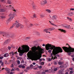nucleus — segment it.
Masks as SVG:
<instances>
[{
	"label": "nucleus",
	"mask_w": 74,
	"mask_h": 74,
	"mask_svg": "<svg viewBox=\"0 0 74 74\" xmlns=\"http://www.w3.org/2000/svg\"><path fill=\"white\" fill-rule=\"evenodd\" d=\"M45 48L47 50H49V49H53L52 53L51 54V58L49 59V62L51 61L52 59H53V60L55 59V57H53V55H55L59 53L63 52V49L61 47H56L55 45L49 44V43H48L47 45H46Z\"/></svg>",
	"instance_id": "1"
},
{
	"label": "nucleus",
	"mask_w": 74,
	"mask_h": 74,
	"mask_svg": "<svg viewBox=\"0 0 74 74\" xmlns=\"http://www.w3.org/2000/svg\"><path fill=\"white\" fill-rule=\"evenodd\" d=\"M32 53L33 55L34 56H38V57L36 59V60H37L39 59H40V58L42 57V54L40 53L39 52L41 51V48L39 46H38L37 47L35 46L32 48Z\"/></svg>",
	"instance_id": "2"
},
{
	"label": "nucleus",
	"mask_w": 74,
	"mask_h": 74,
	"mask_svg": "<svg viewBox=\"0 0 74 74\" xmlns=\"http://www.w3.org/2000/svg\"><path fill=\"white\" fill-rule=\"evenodd\" d=\"M66 45H68V46H69V48L67 47H62V48L65 52L68 53V55L70 56L71 54V52L74 53V48L70 47V45L68 44H66Z\"/></svg>",
	"instance_id": "3"
},
{
	"label": "nucleus",
	"mask_w": 74,
	"mask_h": 74,
	"mask_svg": "<svg viewBox=\"0 0 74 74\" xmlns=\"http://www.w3.org/2000/svg\"><path fill=\"white\" fill-rule=\"evenodd\" d=\"M23 49H21V47H19V48L18 49V52L20 53H19V55L20 56H22L23 54V53H25L26 52V47H27L28 49L29 50V47L27 45H23L21 46Z\"/></svg>",
	"instance_id": "4"
},
{
	"label": "nucleus",
	"mask_w": 74,
	"mask_h": 74,
	"mask_svg": "<svg viewBox=\"0 0 74 74\" xmlns=\"http://www.w3.org/2000/svg\"><path fill=\"white\" fill-rule=\"evenodd\" d=\"M55 29V28L54 27L50 28L48 29H45L44 31V32H46L47 33H48V31H52V30H53Z\"/></svg>",
	"instance_id": "5"
},
{
	"label": "nucleus",
	"mask_w": 74,
	"mask_h": 74,
	"mask_svg": "<svg viewBox=\"0 0 74 74\" xmlns=\"http://www.w3.org/2000/svg\"><path fill=\"white\" fill-rule=\"evenodd\" d=\"M17 21H16V23L14 24V26H15L16 25V27H18L20 26H21V24H19L18 22H16Z\"/></svg>",
	"instance_id": "6"
},
{
	"label": "nucleus",
	"mask_w": 74,
	"mask_h": 74,
	"mask_svg": "<svg viewBox=\"0 0 74 74\" xmlns=\"http://www.w3.org/2000/svg\"><path fill=\"white\" fill-rule=\"evenodd\" d=\"M41 5H43L45 4H46V3H47V1L45 0L43 2H41Z\"/></svg>",
	"instance_id": "7"
},
{
	"label": "nucleus",
	"mask_w": 74,
	"mask_h": 74,
	"mask_svg": "<svg viewBox=\"0 0 74 74\" xmlns=\"http://www.w3.org/2000/svg\"><path fill=\"white\" fill-rule=\"evenodd\" d=\"M15 17L14 16H12L10 17L8 19V21H11Z\"/></svg>",
	"instance_id": "8"
},
{
	"label": "nucleus",
	"mask_w": 74,
	"mask_h": 74,
	"mask_svg": "<svg viewBox=\"0 0 74 74\" xmlns=\"http://www.w3.org/2000/svg\"><path fill=\"white\" fill-rule=\"evenodd\" d=\"M10 42V39H8V40H6L5 42H4V44H8L9 42Z\"/></svg>",
	"instance_id": "9"
},
{
	"label": "nucleus",
	"mask_w": 74,
	"mask_h": 74,
	"mask_svg": "<svg viewBox=\"0 0 74 74\" xmlns=\"http://www.w3.org/2000/svg\"><path fill=\"white\" fill-rule=\"evenodd\" d=\"M5 70H6V71H8V73H10V69L7 68H5Z\"/></svg>",
	"instance_id": "10"
},
{
	"label": "nucleus",
	"mask_w": 74,
	"mask_h": 74,
	"mask_svg": "<svg viewBox=\"0 0 74 74\" xmlns=\"http://www.w3.org/2000/svg\"><path fill=\"white\" fill-rule=\"evenodd\" d=\"M58 30L61 31V32H64V33H66V30L63 29H58Z\"/></svg>",
	"instance_id": "11"
},
{
	"label": "nucleus",
	"mask_w": 74,
	"mask_h": 74,
	"mask_svg": "<svg viewBox=\"0 0 74 74\" xmlns=\"http://www.w3.org/2000/svg\"><path fill=\"white\" fill-rule=\"evenodd\" d=\"M3 36L8 37V36H9V35H7V34H5V33L3 34Z\"/></svg>",
	"instance_id": "12"
},
{
	"label": "nucleus",
	"mask_w": 74,
	"mask_h": 74,
	"mask_svg": "<svg viewBox=\"0 0 74 74\" xmlns=\"http://www.w3.org/2000/svg\"><path fill=\"white\" fill-rule=\"evenodd\" d=\"M5 11V10L3 9H0V12H4Z\"/></svg>",
	"instance_id": "13"
},
{
	"label": "nucleus",
	"mask_w": 74,
	"mask_h": 74,
	"mask_svg": "<svg viewBox=\"0 0 74 74\" xmlns=\"http://www.w3.org/2000/svg\"><path fill=\"white\" fill-rule=\"evenodd\" d=\"M57 54H58V53ZM57 54H56L55 55H53V56L55 57V59H57V57H59V55H57Z\"/></svg>",
	"instance_id": "14"
},
{
	"label": "nucleus",
	"mask_w": 74,
	"mask_h": 74,
	"mask_svg": "<svg viewBox=\"0 0 74 74\" xmlns=\"http://www.w3.org/2000/svg\"><path fill=\"white\" fill-rule=\"evenodd\" d=\"M69 16H71L73 15V13H70L68 14Z\"/></svg>",
	"instance_id": "15"
},
{
	"label": "nucleus",
	"mask_w": 74,
	"mask_h": 74,
	"mask_svg": "<svg viewBox=\"0 0 74 74\" xmlns=\"http://www.w3.org/2000/svg\"><path fill=\"white\" fill-rule=\"evenodd\" d=\"M58 17L56 16H53V19H56Z\"/></svg>",
	"instance_id": "16"
},
{
	"label": "nucleus",
	"mask_w": 74,
	"mask_h": 74,
	"mask_svg": "<svg viewBox=\"0 0 74 74\" xmlns=\"http://www.w3.org/2000/svg\"><path fill=\"white\" fill-rule=\"evenodd\" d=\"M49 22H50L51 25H53V26H58V25H55L54 24L52 23V22H51L50 21H49Z\"/></svg>",
	"instance_id": "17"
},
{
	"label": "nucleus",
	"mask_w": 74,
	"mask_h": 74,
	"mask_svg": "<svg viewBox=\"0 0 74 74\" xmlns=\"http://www.w3.org/2000/svg\"><path fill=\"white\" fill-rule=\"evenodd\" d=\"M65 27H66V28H67V29H69L70 28V25H69L68 26H64Z\"/></svg>",
	"instance_id": "18"
},
{
	"label": "nucleus",
	"mask_w": 74,
	"mask_h": 74,
	"mask_svg": "<svg viewBox=\"0 0 74 74\" xmlns=\"http://www.w3.org/2000/svg\"><path fill=\"white\" fill-rule=\"evenodd\" d=\"M46 11H47V12H49V13H51V10H46Z\"/></svg>",
	"instance_id": "19"
},
{
	"label": "nucleus",
	"mask_w": 74,
	"mask_h": 74,
	"mask_svg": "<svg viewBox=\"0 0 74 74\" xmlns=\"http://www.w3.org/2000/svg\"><path fill=\"white\" fill-rule=\"evenodd\" d=\"M8 4H11V2L10 1V0H8Z\"/></svg>",
	"instance_id": "20"
},
{
	"label": "nucleus",
	"mask_w": 74,
	"mask_h": 74,
	"mask_svg": "<svg viewBox=\"0 0 74 74\" xmlns=\"http://www.w3.org/2000/svg\"><path fill=\"white\" fill-rule=\"evenodd\" d=\"M67 19H68V20H69V21H72V20L71 19V18H70L69 17H67Z\"/></svg>",
	"instance_id": "21"
},
{
	"label": "nucleus",
	"mask_w": 74,
	"mask_h": 74,
	"mask_svg": "<svg viewBox=\"0 0 74 74\" xmlns=\"http://www.w3.org/2000/svg\"><path fill=\"white\" fill-rule=\"evenodd\" d=\"M58 73L59 74H62V71H61V70H60L59 71H58Z\"/></svg>",
	"instance_id": "22"
},
{
	"label": "nucleus",
	"mask_w": 74,
	"mask_h": 74,
	"mask_svg": "<svg viewBox=\"0 0 74 74\" xmlns=\"http://www.w3.org/2000/svg\"><path fill=\"white\" fill-rule=\"evenodd\" d=\"M20 27L21 28H24V27L23 25L20 24Z\"/></svg>",
	"instance_id": "23"
},
{
	"label": "nucleus",
	"mask_w": 74,
	"mask_h": 74,
	"mask_svg": "<svg viewBox=\"0 0 74 74\" xmlns=\"http://www.w3.org/2000/svg\"><path fill=\"white\" fill-rule=\"evenodd\" d=\"M30 67L31 68H33L34 66L31 64L30 65Z\"/></svg>",
	"instance_id": "24"
},
{
	"label": "nucleus",
	"mask_w": 74,
	"mask_h": 74,
	"mask_svg": "<svg viewBox=\"0 0 74 74\" xmlns=\"http://www.w3.org/2000/svg\"><path fill=\"white\" fill-rule=\"evenodd\" d=\"M0 64H1V66H3V64H4V62H2V61H1V62L0 63Z\"/></svg>",
	"instance_id": "25"
},
{
	"label": "nucleus",
	"mask_w": 74,
	"mask_h": 74,
	"mask_svg": "<svg viewBox=\"0 0 74 74\" xmlns=\"http://www.w3.org/2000/svg\"><path fill=\"white\" fill-rule=\"evenodd\" d=\"M10 54H12V55H14V53L13 52H12L11 53H10Z\"/></svg>",
	"instance_id": "26"
},
{
	"label": "nucleus",
	"mask_w": 74,
	"mask_h": 74,
	"mask_svg": "<svg viewBox=\"0 0 74 74\" xmlns=\"http://www.w3.org/2000/svg\"><path fill=\"white\" fill-rule=\"evenodd\" d=\"M58 64L59 65H61V64H62V62H59L58 63Z\"/></svg>",
	"instance_id": "27"
},
{
	"label": "nucleus",
	"mask_w": 74,
	"mask_h": 74,
	"mask_svg": "<svg viewBox=\"0 0 74 74\" xmlns=\"http://www.w3.org/2000/svg\"><path fill=\"white\" fill-rule=\"evenodd\" d=\"M51 49V50H49L48 51V52H49V53H51V50H52L53 49Z\"/></svg>",
	"instance_id": "28"
},
{
	"label": "nucleus",
	"mask_w": 74,
	"mask_h": 74,
	"mask_svg": "<svg viewBox=\"0 0 74 74\" xmlns=\"http://www.w3.org/2000/svg\"><path fill=\"white\" fill-rule=\"evenodd\" d=\"M36 74H41V73H40V72L38 71Z\"/></svg>",
	"instance_id": "29"
},
{
	"label": "nucleus",
	"mask_w": 74,
	"mask_h": 74,
	"mask_svg": "<svg viewBox=\"0 0 74 74\" xmlns=\"http://www.w3.org/2000/svg\"><path fill=\"white\" fill-rule=\"evenodd\" d=\"M30 39V37H27L26 38V40H29V39Z\"/></svg>",
	"instance_id": "30"
},
{
	"label": "nucleus",
	"mask_w": 74,
	"mask_h": 74,
	"mask_svg": "<svg viewBox=\"0 0 74 74\" xmlns=\"http://www.w3.org/2000/svg\"><path fill=\"white\" fill-rule=\"evenodd\" d=\"M58 70V69L57 68H55L54 69V71H56Z\"/></svg>",
	"instance_id": "31"
},
{
	"label": "nucleus",
	"mask_w": 74,
	"mask_h": 74,
	"mask_svg": "<svg viewBox=\"0 0 74 74\" xmlns=\"http://www.w3.org/2000/svg\"><path fill=\"white\" fill-rule=\"evenodd\" d=\"M4 62L5 64H7V63H8V62H7V60H5Z\"/></svg>",
	"instance_id": "32"
},
{
	"label": "nucleus",
	"mask_w": 74,
	"mask_h": 74,
	"mask_svg": "<svg viewBox=\"0 0 74 74\" xmlns=\"http://www.w3.org/2000/svg\"><path fill=\"white\" fill-rule=\"evenodd\" d=\"M4 57H5V58H7V54L6 53L4 55Z\"/></svg>",
	"instance_id": "33"
},
{
	"label": "nucleus",
	"mask_w": 74,
	"mask_h": 74,
	"mask_svg": "<svg viewBox=\"0 0 74 74\" xmlns=\"http://www.w3.org/2000/svg\"><path fill=\"white\" fill-rule=\"evenodd\" d=\"M45 72H46V73L47 72V73H48V72H49V71H48V70H45Z\"/></svg>",
	"instance_id": "34"
},
{
	"label": "nucleus",
	"mask_w": 74,
	"mask_h": 74,
	"mask_svg": "<svg viewBox=\"0 0 74 74\" xmlns=\"http://www.w3.org/2000/svg\"><path fill=\"white\" fill-rule=\"evenodd\" d=\"M33 5V9H35V8H36V7L34 6V4L32 5Z\"/></svg>",
	"instance_id": "35"
},
{
	"label": "nucleus",
	"mask_w": 74,
	"mask_h": 74,
	"mask_svg": "<svg viewBox=\"0 0 74 74\" xmlns=\"http://www.w3.org/2000/svg\"><path fill=\"white\" fill-rule=\"evenodd\" d=\"M9 56V54L8 53H6V58Z\"/></svg>",
	"instance_id": "36"
},
{
	"label": "nucleus",
	"mask_w": 74,
	"mask_h": 74,
	"mask_svg": "<svg viewBox=\"0 0 74 74\" xmlns=\"http://www.w3.org/2000/svg\"><path fill=\"white\" fill-rule=\"evenodd\" d=\"M45 72H42L41 74H45Z\"/></svg>",
	"instance_id": "37"
},
{
	"label": "nucleus",
	"mask_w": 74,
	"mask_h": 74,
	"mask_svg": "<svg viewBox=\"0 0 74 74\" xmlns=\"http://www.w3.org/2000/svg\"><path fill=\"white\" fill-rule=\"evenodd\" d=\"M33 17L35 18H36V15L35 14H34L33 16Z\"/></svg>",
	"instance_id": "38"
},
{
	"label": "nucleus",
	"mask_w": 74,
	"mask_h": 74,
	"mask_svg": "<svg viewBox=\"0 0 74 74\" xmlns=\"http://www.w3.org/2000/svg\"><path fill=\"white\" fill-rule=\"evenodd\" d=\"M22 66L21 65H20L19 66H18V67H19V68H21L22 67Z\"/></svg>",
	"instance_id": "39"
},
{
	"label": "nucleus",
	"mask_w": 74,
	"mask_h": 74,
	"mask_svg": "<svg viewBox=\"0 0 74 74\" xmlns=\"http://www.w3.org/2000/svg\"><path fill=\"white\" fill-rule=\"evenodd\" d=\"M44 62H42L41 63V64L42 65H44Z\"/></svg>",
	"instance_id": "40"
},
{
	"label": "nucleus",
	"mask_w": 74,
	"mask_h": 74,
	"mask_svg": "<svg viewBox=\"0 0 74 74\" xmlns=\"http://www.w3.org/2000/svg\"><path fill=\"white\" fill-rule=\"evenodd\" d=\"M40 17L41 18H43L44 17V15H40Z\"/></svg>",
	"instance_id": "41"
},
{
	"label": "nucleus",
	"mask_w": 74,
	"mask_h": 74,
	"mask_svg": "<svg viewBox=\"0 0 74 74\" xmlns=\"http://www.w3.org/2000/svg\"><path fill=\"white\" fill-rule=\"evenodd\" d=\"M38 68L39 69H41V68H42V66H40L38 67Z\"/></svg>",
	"instance_id": "42"
},
{
	"label": "nucleus",
	"mask_w": 74,
	"mask_h": 74,
	"mask_svg": "<svg viewBox=\"0 0 74 74\" xmlns=\"http://www.w3.org/2000/svg\"><path fill=\"white\" fill-rule=\"evenodd\" d=\"M54 65H56L57 64V63H56V62H54Z\"/></svg>",
	"instance_id": "43"
},
{
	"label": "nucleus",
	"mask_w": 74,
	"mask_h": 74,
	"mask_svg": "<svg viewBox=\"0 0 74 74\" xmlns=\"http://www.w3.org/2000/svg\"><path fill=\"white\" fill-rule=\"evenodd\" d=\"M17 63L18 64H20V61H19V60L17 61Z\"/></svg>",
	"instance_id": "44"
},
{
	"label": "nucleus",
	"mask_w": 74,
	"mask_h": 74,
	"mask_svg": "<svg viewBox=\"0 0 74 74\" xmlns=\"http://www.w3.org/2000/svg\"><path fill=\"white\" fill-rule=\"evenodd\" d=\"M70 74H73V72L72 71H71L70 72Z\"/></svg>",
	"instance_id": "45"
},
{
	"label": "nucleus",
	"mask_w": 74,
	"mask_h": 74,
	"mask_svg": "<svg viewBox=\"0 0 74 74\" xmlns=\"http://www.w3.org/2000/svg\"><path fill=\"white\" fill-rule=\"evenodd\" d=\"M36 33L37 35H40V33L38 32H37Z\"/></svg>",
	"instance_id": "46"
},
{
	"label": "nucleus",
	"mask_w": 74,
	"mask_h": 74,
	"mask_svg": "<svg viewBox=\"0 0 74 74\" xmlns=\"http://www.w3.org/2000/svg\"><path fill=\"white\" fill-rule=\"evenodd\" d=\"M23 69H25V66H22L21 67Z\"/></svg>",
	"instance_id": "47"
},
{
	"label": "nucleus",
	"mask_w": 74,
	"mask_h": 74,
	"mask_svg": "<svg viewBox=\"0 0 74 74\" xmlns=\"http://www.w3.org/2000/svg\"><path fill=\"white\" fill-rule=\"evenodd\" d=\"M8 48L9 50H10V49H11V47H10V46L8 47Z\"/></svg>",
	"instance_id": "48"
},
{
	"label": "nucleus",
	"mask_w": 74,
	"mask_h": 74,
	"mask_svg": "<svg viewBox=\"0 0 74 74\" xmlns=\"http://www.w3.org/2000/svg\"><path fill=\"white\" fill-rule=\"evenodd\" d=\"M69 69L70 70H73V69L71 68H70Z\"/></svg>",
	"instance_id": "49"
},
{
	"label": "nucleus",
	"mask_w": 74,
	"mask_h": 74,
	"mask_svg": "<svg viewBox=\"0 0 74 74\" xmlns=\"http://www.w3.org/2000/svg\"><path fill=\"white\" fill-rule=\"evenodd\" d=\"M71 11L72 10V11H74V8H71L70 9Z\"/></svg>",
	"instance_id": "50"
},
{
	"label": "nucleus",
	"mask_w": 74,
	"mask_h": 74,
	"mask_svg": "<svg viewBox=\"0 0 74 74\" xmlns=\"http://www.w3.org/2000/svg\"><path fill=\"white\" fill-rule=\"evenodd\" d=\"M3 59V57H0V59Z\"/></svg>",
	"instance_id": "51"
},
{
	"label": "nucleus",
	"mask_w": 74,
	"mask_h": 74,
	"mask_svg": "<svg viewBox=\"0 0 74 74\" xmlns=\"http://www.w3.org/2000/svg\"><path fill=\"white\" fill-rule=\"evenodd\" d=\"M42 59L41 58V59H40L39 60V62H41V61H42Z\"/></svg>",
	"instance_id": "52"
},
{
	"label": "nucleus",
	"mask_w": 74,
	"mask_h": 74,
	"mask_svg": "<svg viewBox=\"0 0 74 74\" xmlns=\"http://www.w3.org/2000/svg\"><path fill=\"white\" fill-rule=\"evenodd\" d=\"M16 70H17V71H19V68H16Z\"/></svg>",
	"instance_id": "53"
},
{
	"label": "nucleus",
	"mask_w": 74,
	"mask_h": 74,
	"mask_svg": "<svg viewBox=\"0 0 74 74\" xmlns=\"http://www.w3.org/2000/svg\"><path fill=\"white\" fill-rule=\"evenodd\" d=\"M30 26H33V24H30Z\"/></svg>",
	"instance_id": "54"
},
{
	"label": "nucleus",
	"mask_w": 74,
	"mask_h": 74,
	"mask_svg": "<svg viewBox=\"0 0 74 74\" xmlns=\"http://www.w3.org/2000/svg\"><path fill=\"white\" fill-rule=\"evenodd\" d=\"M11 67H14V64H12Z\"/></svg>",
	"instance_id": "55"
},
{
	"label": "nucleus",
	"mask_w": 74,
	"mask_h": 74,
	"mask_svg": "<svg viewBox=\"0 0 74 74\" xmlns=\"http://www.w3.org/2000/svg\"><path fill=\"white\" fill-rule=\"evenodd\" d=\"M42 46L43 47H45V44H43Z\"/></svg>",
	"instance_id": "56"
},
{
	"label": "nucleus",
	"mask_w": 74,
	"mask_h": 74,
	"mask_svg": "<svg viewBox=\"0 0 74 74\" xmlns=\"http://www.w3.org/2000/svg\"><path fill=\"white\" fill-rule=\"evenodd\" d=\"M30 69V67H27V70H29V69Z\"/></svg>",
	"instance_id": "57"
},
{
	"label": "nucleus",
	"mask_w": 74,
	"mask_h": 74,
	"mask_svg": "<svg viewBox=\"0 0 74 74\" xmlns=\"http://www.w3.org/2000/svg\"><path fill=\"white\" fill-rule=\"evenodd\" d=\"M34 65H35V64H36V63L35 62H33L32 63Z\"/></svg>",
	"instance_id": "58"
},
{
	"label": "nucleus",
	"mask_w": 74,
	"mask_h": 74,
	"mask_svg": "<svg viewBox=\"0 0 74 74\" xmlns=\"http://www.w3.org/2000/svg\"><path fill=\"white\" fill-rule=\"evenodd\" d=\"M13 27H14V26L12 25V27H10L11 29H12V28H13Z\"/></svg>",
	"instance_id": "59"
},
{
	"label": "nucleus",
	"mask_w": 74,
	"mask_h": 74,
	"mask_svg": "<svg viewBox=\"0 0 74 74\" xmlns=\"http://www.w3.org/2000/svg\"><path fill=\"white\" fill-rule=\"evenodd\" d=\"M1 18H5V17H4L3 16H2L1 17Z\"/></svg>",
	"instance_id": "60"
},
{
	"label": "nucleus",
	"mask_w": 74,
	"mask_h": 74,
	"mask_svg": "<svg viewBox=\"0 0 74 74\" xmlns=\"http://www.w3.org/2000/svg\"><path fill=\"white\" fill-rule=\"evenodd\" d=\"M14 71V69H12V70H11V71Z\"/></svg>",
	"instance_id": "61"
},
{
	"label": "nucleus",
	"mask_w": 74,
	"mask_h": 74,
	"mask_svg": "<svg viewBox=\"0 0 74 74\" xmlns=\"http://www.w3.org/2000/svg\"><path fill=\"white\" fill-rule=\"evenodd\" d=\"M22 63H24V61L23 60H22L21 61Z\"/></svg>",
	"instance_id": "62"
},
{
	"label": "nucleus",
	"mask_w": 74,
	"mask_h": 74,
	"mask_svg": "<svg viewBox=\"0 0 74 74\" xmlns=\"http://www.w3.org/2000/svg\"><path fill=\"white\" fill-rule=\"evenodd\" d=\"M5 0H1V2H3V1H5Z\"/></svg>",
	"instance_id": "63"
},
{
	"label": "nucleus",
	"mask_w": 74,
	"mask_h": 74,
	"mask_svg": "<svg viewBox=\"0 0 74 74\" xmlns=\"http://www.w3.org/2000/svg\"><path fill=\"white\" fill-rule=\"evenodd\" d=\"M13 10L14 11H15V12H16V10H15V9H14V10Z\"/></svg>",
	"instance_id": "64"
}]
</instances>
